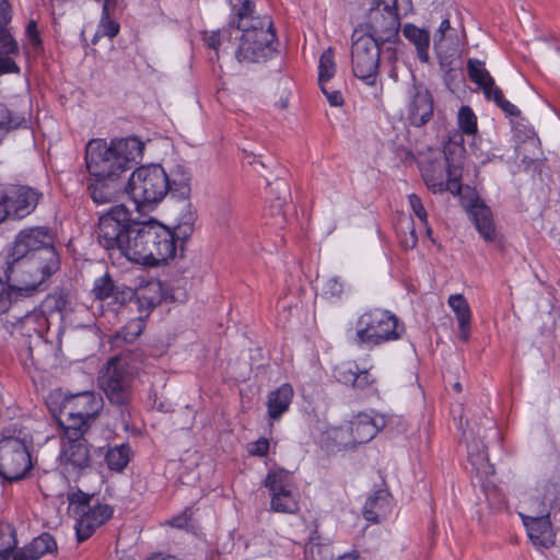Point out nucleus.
Segmentation results:
<instances>
[{
	"label": "nucleus",
	"mask_w": 560,
	"mask_h": 560,
	"mask_svg": "<svg viewBox=\"0 0 560 560\" xmlns=\"http://www.w3.org/2000/svg\"><path fill=\"white\" fill-rule=\"evenodd\" d=\"M96 238L110 258L125 257L149 267L175 258L171 229L153 219H131V213L124 205L114 206L100 217Z\"/></svg>",
	"instance_id": "nucleus-1"
},
{
	"label": "nucleus",
	"mask_w": 560,
	"mask_h": 560,
	"mask_svg": "<svg viewBox=\"0 0 560 560\" xmlns=\"http://www.w3.org/2000/svg\"><path fill=\"white\" fill-rule=\"evenodd\" d=\"M254 3L244 0L230 22L229 30L242 32L236 58L240 62H260L271 58L277 51V35L270 16H254Z\"/></svg>",
	"instance_id": "nucleus-2"
},
{
	"label": "nucleus",
	"mask_w": 560,
	"mask_h": 560,
	"mask_svg": "<svg viewBox=\"0 0 560 560\" xmlns=\"http://www.w3.org/2000/svg\"><path fill=\"white\" fill-rule=\"evenodd\" d=\"M144 143L137 137L92 139L85 148V164L90 176H125L142 158Z\"/></svg>",
	"instance_id": "nucleus-3"
},
{
	"label": "nucleus",
	"mask_w": 560,
	"mask_h": 560,
	"mask_svg": "<svg viewBox=\"0 0 560 560\" xmlns=\"http://www.w3.org/2000/svg\"><path fill=\"white\" fill-rule=\"evenodd\" d=\"M61 268V257L56 246L39 252L13 266L4 267V278L16 283L18 294L31 298L48 289L50 278Z\"/></svg>",
	"instance_id": "nucleus-4"
},
{
	"label": "nucleus",
	"mask_w": 560,
	"mask_h": 560,
	"mask_svg": "<svg viewBox=\"0 0 560 560\" xmlns=\"http://www.w3.org/2000/svg\"><path fill=\"white\" fill-rule=\"evenodd\" d=\"M98 384L121 423L128 427L132 413L133 375L127 363L118 357L112 358L102 371Z\"/></svg>",
	"instance_id": "nucleus-5"
},
{
	"label": "nucleus",
	"mask_w": 560,
	"mask_h": 560,
	"mask_svg": "<svg viewBox=\"0 0 560 560\" xmlns=\"http://www.w3.org/2000/svg\"><path fill=\"white\" fill-rule=\"evenodd\" d=\"M400 336L396 315L386 310L373 308L358 318L352 343L360 348H374L384 342L397 340Z\"/></svg>",
	"instance_id": "nucleus-6"
},
{
	"label": "nucleus",
	"mask_w": 560,
	"mask_h": 560,
	"mask_svg": "<svg viewBox=\"0 0 560 560\" xmlns=\"http://www.w3.org/2000/svg\"><path fill=\"white\" fill-rule=\"evenodd\" d=\"M165 180L166 171L161 165L140 166L127 180V194L137 207L155 205L167 195Z\"/></svg>",
	"instance_id": "nucleus-7"
},
{
	"label": "nucleus",
	"mask_w": 560,
	"mask_h": 560,
	"mask_svg": "<svg viewBox=\"0 0 560 560\" xmlns=\"http://www.w3.org/2000/svg\"><path fill=\"white\" fill-rule=\"evenodd\" d=\"M381 44L371 36L354 30L351 46V69L353 75L369 86L376 84L380 73Z\"/></svg>",
	"instance_id": "nucleus-8"
},
{
	"label": "nucleus",
	"mask_w": 560,
	"mask_h": 560,
	"mask_svg": "<svg viewBox=\"0 0 560 560\" xmlns=\"http://www.w3.org/2000/svg\"><path fill=\"white\" fill-rule=\"evenodd\" d=\"M30 445L24 439L0 436V476L10 482L21 480L32 468Z\"/></svg>",
	"instance_id": "nucleus-9"
},
{
	"label": "nucleus",
	"mask_w": 560,
	"mask_h": 560,
	"mask_svg": "<svg viewBox=\"0 0 560 560\" xmlns=\"http://www.w3.org/2000/svg\"><path fill=\"white\" fill-rule=\"evenodd\" d=\"M54 245L55 234L50 228L44 225L24 228L16 233L8 247L5 266H13L15 262L37 255Z\"/></svg>",
	"instance_id": "nucleus-10"
},
{
	"label": "nucleus",
	"mask_w": 560,
	"mask_h": 560,
	"mask_svg": "<svg viewBox=\"0 0 560 560\" xmlns=\"http://www.w3.org/2000/svg\"><path fill=\"white\" fill-rule=\"evenodd\" d=\"M43 192L26 185H10L0 191V222L4 219L22 220L33 213Z\"/></svg>",
	"instance_id": "nucleus-11"
},
{
	"label": "nucleus",
	"mask_w": 560,
	"mask_h": 560,
	"mask_svg": "<svg viewBox=\"0 0 560 560\" xmlns=\"http://www.w3.org/2000/svg\"><path fill=\"white\" fill-rule=\"evenodd\" d=\"M264 486L270 491L272 511L288 514L298 512L299 503L293 493V483L289 471L282 468L269 471Z\"/></svg>",
	"instance_id": "nucleus-12"
},
{
	"label": "nucleus",
	"mask_w": 560,
	"mask_h": 560,
	"mask_svg": "<svg viewBox=\"0 0 560 560\" xmlns=\"http://www.w3.org/2000/svg\"><path fill=\"white\" fill-rule=\"evenodd\" d=\"M407 119L413 127L425 126L434 114V98L430 90L412 75V83L408 89Z\"/></svg>",
	"instance_id": "nucleus-13"
},
{
	"label": "nucleus",
	"mask_w": 560,
	"mask_h": 560,
	"mask_svg": "<svg viewBox=\"0 0 560 560\" xmlns=\"http://www.w3.org/2000/svg\"><path fill=\"white\" fill-rule=\"evenodd\" d=\"M366 32L362 35L371 36L378 44H395L399 39L400 19L398 13L387 12L380 7H372L365 24Z\"/></svg>",
	"instance_id": "nucleus-14"
},
{
	"label": "nucleus",
	"mask_w": 560,
	"mask_h": 560,
	"mask_svg": "<svg viewBox=\"0 0 560 560\" xmlns=\"http://www.w3.org/2000/svg\"><path fill=\"white\" fill-rule=\"evenodd\" d=\"M11 19V7L8 0H0V77L20 73V67L13 59L20 54V48L9 27Z\"/></svg>",
	"instance_id": "nucleus-15"
},
{
	"label": "nucleus",
	"mask_w": 560,
	"mask_h": 560,
	"mask_svg": "<svg viewBox=\"0 0 560 560\" xmlns=\"http://www.w3.org/2000/svg\"><path fill=\"white\" fill-rule=\"evenodd\" d=\"M103 406L104 400L100 394L85 390L67 396L62 401L60 410L63 415L81 416L95 421Z\"/></svg>",
	"instance_id": "nucleus-16"
},
{
	"label": "nucleus",
	"mask_w": 560,
	"mask_h": 560,
	"mask_svg": "<svg viewBox=\"0 0 560 560\" xmlns=\"http://www.w3.org/2000/svg\"><path fill=\"white\" fill-rule=\"evenodd\" d=\"M113 513L110 505L95 500L77 520L74 528L78 541L89 539L98 527L112 518Z\"/></svg>",
	"instance_id": "nucleus-17"
},
{
	"label": "nucleus",
	"mask_w": 560,
	"mask_h": 560,
	"mask_svg": "<svg viewBox=\"0 0 560 560\" xmlns=\"http://www.w3.org/2000/svg\"><path fill=\"white\" fill-rule=\"evenodd\" d=\"M88 192L97 205L114 202L122 192H127L126 176H91Z\"/></svg>",
	"instance_id": "nucleus-18"
},
{
	"label": "nucleus",
	"mask_w": 560,
	"mask_h": 560,
	"mask_svg": "<svg viewBox=\"0 0 560 560\" xmlns=\"http://www.w3.org/2000/svg\"><path fill=\"white\" fill-rule=\"evenodd\" d=\"M50 326L49 319L36 311L27 313L18 323L15 330L22 337V342L27 347L28 355L33 358V347L38 346Z\"/></svg>",
	"instance_id": "nucleus-19"
},
{
	"label": "nucleus",
	"mask_w": 560,
	"mask_h": 560,
	"mask_svg": "<svg viewBox=\"0 0 560 560\" xmlns=\"http://www.w3.org/2000/svg\"><path fill=\"white\" fill-rule=\"evenodd\" d=\"M529 540L534 546L549 549L555 545L556 534L552 528L549 513L540 516L522 515Z\"/></svg>",
	"instance_id": "nucleus-20"
},
{
	"label": "nucleus",
	"mask_w": 560,
	"mask_h": 560,
	"mask_svg": "<svg viewBox=\"0 0 560 560\" xmlns=\"http://www.w3.org/2000/svg\"><path fill=\"white\" fill-rule=\"evenodd\" d=\"M385 425L383 416L360 413L350 422V434L353 442L363 444L370 442Z\"/></svg>",
	"instance_id": "nucleus-21"
},
{
	"label": "nucleus",
	"mask_w": 560,
	"mask_h": 560,
	"mask_svg": "<svg viewBox=\"0 0 560 560\" xmlns=\"http://www.w3.org/2000/svg\"><path fill=\"white\" fill-rule=\"evenodd\" d=\"M166 191L177 199H187L190 196L191 173L184 164H173L166 171Z\"/></svg>",
	"instance_id": "nucleus-22"
},
{
	"label": "nucleus",
	"mask_w": 560,
	"mask_h": 560,
	"mask_svg": "<svg viewBox=\"0 0 560 560\" xmlns=\"http://www.w3.org/2000/svg\"><path fill=\"white\" fill-rule=\"evenodd\" d=\"M444 159L446 162V173L453 184H456V179L462 178V171L464 166L466 149L463 144V137L456 135L451 138L443 149Z\"/></svg>",
	"instance_id": "nucleus-23"
},
{
	"label": "nucleus",
	"mask_w": 560,
	"mask_h": 560,
	"mask_svg": "<svg viewBox=\"0 0 560 560\" xmlns=\"http://www.w3.org/2000/svg\"><path fill=\"white\" fill-rule=\"evenodd\" d=\"M56 551L57 542L52 535L43 533L16 550V553L13 555V560H39L45 555Z\"/></svg>",
	"instance_id": "nucleus-24"
},
{
	"label": "nucleus",
	"mask_w": 560,
	"mask_h": 560,
	"mask_svg": "<svg viewBox=\"0 0 560 560\" xmlns=\"http://www.w3.org/2000/svg\"><path fill=\"white\" fill-rule=\"evenodd\" d=\"M71 299L70 293L65 288H55L52 292L48 293L40 302L38 314H43L50 320L52 316H58L60 322L63 319V314L70 308Z\"/></svg>",
	"instance_id": "nucleus-25"
},
{
	"label": "nucleus",
	"mask_w": 560,
	"mask_h": 560,
	"mask_svg": "<svg viewBox=\"0 0 560 560\" xmlns=\"http://www.w3.org/2000/svg\"><path fill=\"white\" fill-rule=\"evenodd\" d=\"M61 457L66 465L74 469H84L90 466L91 455L86 439L62 442Z\"/></svg>",
	"instance_id": "nucleus-26"
},
{
	"label": "nucleus",
	"mask_w": 560,
	"mask_h": 560,
	"mask_svg": "<svg viewBox=\"0 0 560 560\" xmlns=\"http://www.w3.org/2000/svg\"><path fill=\"white\" fill-rule=\"evenodd\" d=\"M422 177L427 187L434 194L450 190L452 194H460L462 185L460 179H456V184L450 179L444 180L443 168L441 164L430 163L422 168Z\"/></svg>",
	"instance_id": "nucleus-27"
},
{
	"label": "nucleus",
	"mask_w": 560,
	"mask_h": 560,
	"mask_svg": "<svg viewBox=\"0 0 560 560\" xmlns=\"http://www.w3.org/2000/svg\"><path fill=\"white\" fill-rule=\"evenodd\" d=\"M57 422L62 429V439L66 441H73L78 439H85L91 424L94 420L85 419L75 415H63L61 410L57 417Z\"/></svg>",
	"instance_id": "nucleus-28"
},
{
	"label": "nucleus",
	"mask_w": 560,
	"mask_h": 560,
	"mask_svg": "<svg viewBox=\"0 0 560 560\" xmlns=\"http://www.w3.org/2000/svg\"><path fill=\"white\" fill-rule=\"evenodd\" d=\"M196 213L191 211V206H185V212H183L177 225L171 230L173 236V245L175 247V256L179 252L180 257L185 248V243L191 236L195 230Z\"/></svg>",
	"instance_id": "nucleus-29"
},
{
	"label": "nucleus",
	"mask_w": 560,
	"mask_h": 560,
	"mask_svg": "<svg viewBox=\"0 0 560 560\" xmlns=\"http://www.w3.org/2000/svg\"><path fill=\"white\" fill-rule=\"evenodd\" d=\"M389 493L386 490H377L370 495L363 506L364 518L372 523H380L389 512Z\"/></svg>",
	"instance_id": "nucleus-30"
},
{
	"label": "nucleus",
	"mask_w": 560,
	"mask_h": 560,
	"mask_svg": "<svg viewBox=\"0 0 560 560\" xmlns=\"http://www.w3.org/2000/svg\"><path fill=\"white\" fill-rule=\"evenodd\" d=\"M470 214L480 236L486 242H494L497 240V232L490 208L483 203H475L470 209Z\"/></svg>",
	"instance_id": "nucleus-31"
},
{
	"label": "nucleus",
	"mask_w": 560,
	"mask_h": 560,
	"mask_svg": "<svg viewBox=\"0 0 560 560\" xmlns=\"http://www.w3.org/2000/svg\"><path fill=\"white\" fill-rule=\"evenodd\" d=\"M293 388L284 383L268 396V416L272 420L279 419L288 409L293 398Z\"/></svg>",
	"instance_id": "nucleus-32"
},
{
	"label": "nucleus",
	"mask_w": 560,
	"mask_h": 560,
	"mask_svg": "<svg viewBox=\"0 0 560 560\" xmlns=\"http://www.w3.org/2000/svg\"><path fill=\"white\" fill-rule=\"evenodd\" d=\"M467 72L470 81L483 91L487 100H490L494 90H498L499 88L495 86L493 78L485 68V62L478 59H468Z\"/></svg>",
	"instance_id": "nucleus-33"
},
{
	"label": "nucleus",
	"mask_w": 560,
	"mask_h": 560,
	"mask_svg": "<svg viewBox=\"0 0 560 560\" xmlns=\"http://www.w3.org/2000/svg\"><path fill=\"white\" fill-rule=\"evenodd\" d=\"M404 36L415 45L417 49L418 59L421 62H428L429 46H430V33L425 28H420L411 23H407L402 27Z\"/></svg>",
	"instance_id": "nucleus-34"
},
{
	"label": "nucleus",
	"mask_w": 560,
	"mask_h": 560,
	"mask_svg": "<svg viewBox=\"0 0 560 560\" xmlns=\"http://www.w3.org/2000/svg\"><path fill=\"white\" fill-rule=\"evenodd\" d=\"M271 191H275V202L270 205L269 212L275 217L273 224L282 228L285 222L284 206L290 198V188L283 180H276L273 184L269 183Z\"/></svg>",
	"instance_id": "nucleus-35"
},
{
	"label": "nucleus",
	"mask_w": 560,
	"mask_h": 560,
	"mask_svg": "<svg viewBox=\"0 0 560 560\" xmlns=\"http://www.w3.org/2000/svg\"><path fill=\"white\" fill-rule=\"evenodd\" d=\"M135 300L138 307L143 311H149L158 306L161 301V283L149 282L141 289L135 292Z\"/></svg>",
	"instance_id": "nucleus-36"
},
{
	"label": "nucleus",
	"mask_w": 560,
	"mask_h": 560,
	"mask_svg": "<svg viewBox=\"0 0 560 560\" xmlns=\"http://www.w3.org/2000/svg\"><path fill=\"white\" fill-rule=\"evenodd\" d=\"M131 448L128 443L109 447L105 462L110 470L121 472L130 462Z\"/></svg>",
	"instance_id": "nucleus-37"
},
{
	"label": "nucleus",
	"mask_w": 560,
	"mask_h": 560,
	"mask_svg": "<svg viewBox=\"0 0 560 560\" xmlns=\"http://www.w3.org/2000/svg\"><path fill=\"white\" fill-rule=\"evenodd\" d=\"M305 556L308 560H332V548L328 544H322L317 530H314L305 546Z\"/></svg>",
	"instance_id": "nucleus-38"
},
{
	"label": "nucleus",
	"mask_w": 560,
	"mask_h": 560,
	"mask_svg": "<svg viewBox=\"0 0 560 560\" xmlns=\"http://www.w3.org/2000/svg\"><path fill=\"white\" fill-rule=\"evenodd\" d=\"M25 122L24 116L10 110L4 104L0 103V138Z\"/></svg>",
	"instance_id": "nucleus-39"
},
{
	"label": "nucleus",
	"mask_w": 560,
	"mask_h": 560,
	"mask_svg": "<svg viewBox=\"0 0 560 560\" xmlns=\"http://www.w3.org/2000/svg\"><path fill=\"white\" fill-rule=\"evenodd\" d=\"M336 73L335 54L332 48H327L319 57L318 83L328 82Z\"/></svg>",
	"instance_id": "nucleus-40"
},
{
	"label": "nucleus",
	"mask_w": 560,
	"mask_h": 560,
	"mask_svg": "<svg viewBox=\"0 0 560 560\" xmlns=\"http://www.w3.org/2000/svg\"><path fill=\"white\" fill-rule=\"evenodd\" d=\"M24 299L18 294L16 283L9 282L7 279L3 280L0 277V315L7 313L14 301Z\"/></svg>",
	"instance_id": "nucleus-41"
},
{
	"label": "nucleus",
	"mask_w": 560,
	"mask_h": 560,
	"mask_svg": "<svg viewBox=\"0 0 560 560\" xmlns=\"http://www.w3.org/2000/svg\"><path fill=\"white\" fill-rule=\"evenodd\" d=\"M143 328L144 324L140 319L130 320L116 332L114 343L118 345L120 341L125 343H132L142 334Z\"/></svg>",
	"instance_id": "nucleus-42"
},
{
	"label": "nucleus",
	"mask_w": 560,
	"mask_h": 560,
	"mask_svg": "<svg viewBox=\"0 0 560 560\" xmlns=\"http://www.w3.org/2000/svg\"><path fill=\"white\" fill-rule=\"evenodd\" d=\"M67 500L74 514L80 516L94 501V495L83 492L80 489L67 493Z\"/></svg>",
	"instance_id": "nucleus-43"
},
{
	"label": "nucleus",
	"mask_w": 560,
	"mask_h": 560,
	"mask_svg": "<svg viewBox=\"0 0 560 560\" xmlns=\"http://www.w3.org/2000/svg\"><path fill=\"white\" fill-rule=\"evenodd\" d=\"M456 30L450 24L448 18L442 20L436 33L434 34L433 43L434 49L440 55L444 50V43L456 38Z\"/></svg>",
	"instance_id": "nucleus-44"
},
{
	"label": "nucleus",
	"mask_w": 560,
	"mask_h": 560,
	"mask_svg": "<svg viewBox=\"0 0 560 560\" xmlns=\"http://www.w3.org/2000/svg\"><path fill=\"white\" fill-rule=\"evenodd\" d=\"M448 305L455 313L457 322H470V307L463 294H452L448 298Z\"/></svg>",
	"instance_id": "nucleus-45"
},
{
	"label": "nucleus",
	"mask_w": 560,
	"mask_h": 560,
	"mask_svg": "<svg viewBox=\"0 0 560 560\" xmlns=\"http://www.w3.org/2000/svg\"><path fill=\"white\" fill-rule=\"evenodd\" d=\"M115 285H116V283L110 278V276L108 273H105L104 276L97 278L94 281L92 292H93L95 299H97L100 301H104V300L110 299V296L115 290Z\"/></svg>",
	"instance_id": "nucleus-46"
},
{
	"label": "nucleus",
	"mask_w": 560,
	"mask_h": 560,
	"mask_svg": "<svg viewBox=\"0 0 560 560\" xmlns=\"http://www.w3.org/2000/svg\"><path fill=\"white\" fill-rule=\"evenodd\" d=\"M457 119L463 133L470 136L477 132V117L469 106L460 107Z\"/></svg>",
	"instance_id": "nucleus-47"
},
{
	"label": "nucleus",
	"mask_w": 560,
	"mask_h": 560,
	"mask_svg": "<svg viewBox=\"0 0 560 560\" xmlns=\"http://www.w3.org/2000/svg\"><path fill=\"white\" fill-rule=\"evenodd\" d=\"M468 458L478 472L486 476L492 475L494 472L493 466L489 463L487 452L482 451L474 454L471 451H468Z\"/></svg>",
	"instance_id": "nucleus-48"
},
{
	"label": "nucleus",
	"mask_w": 560,
	"mask_h": 560,
	"mask_svg": "<svg viewBox=\"0 0 560 560\" xmlns=\"http://www.w3.org/2000/svg\"><path fill=\"white\" fill-rule=\"evenodd\" d=\"M358 368L359 366L355 362L342 363L336 368L335 376L340 383L352 386L355 382V373Z\"/></svg>",
	"instance_id": "nucleus-49"
},
{
	"label": "nucleus",
	"mask_w": 560,
	"mask_h": 560,
	"mask_svg": "<svg viewBox=\"0 0 560 560\" xmlns=\"http://www.w3.org/2000/svg\"><path fill=\"white\" fill-rule=\"evenodd\" d=\"M0 540H1V547L2 548H11L10 552H12L13 555H15L16 550H19L21 548V547H19L16 529L14 526H12L10 524L0 528Z\"/></svg>",
	"instance_id": "nucleus-50"
},
{
	"label": "nucleus",
	"mask_w": 560,
	"mask_h": 560,
	"mask_svg": "<svg viewBox=\"0 0 560 560\" xmlns=\"http://www.w3.org/2000/svg\"><path fill=\"white\" fill-rule=\"evenodd\" d=\"M408 201L412 212L427 226V233L430 235L432 230L430 226H428V213L423 207L420 197L416 194H410L408 196Z\"/></svg>",
	"instance_id": "nucleus-51"
},
{
	"label": "nucleus",
	"mask_w": 560,
	"mask_h": 560,
	"mask_svg": "<svg viewBox=\"0 0 560 560\" xmlns=\"http://www.w3.org/2000/svg\"><path fill=\"white\" fill-rule=\"evenodd\" d=\"M490 100H492L505 113L506 116L518 117L521 115V110L514 104L504 98L500 88L494 90Z\"/></svg>",
	"instance_id": "nucleus-52"
},
{
	"label": "nucleus",
	"mask_w": 560,
	"mask_h": 560,
	"mask_svg": "<svg viewBox=\"0 0 560 560\" xmlns=\"http://www.w3.org/2000/svg\"><path fill=\"white\" fill-rule=\"evenodd\" d=\"M135 290L127 285H115V290L112 294L113 302L119 305H124L135 300Z\"/></svg>",
	"instance_id": "nucleus-53"
},
{
	"label": "nucleus",
	"mask_w": 560,
	"mask_h": 560,
	"mask_svg": "<svg viewBox=\"0 0 560 560\" xmlns=\"http://www.w3.org/2000/svg\"><path fill=\"white\" fill-rule=\"evenodd\" d=\"M100 28V32H102L103 35L113 38L119 32V24L109 19V13H107V15H104V13H102Z\"/></svg>",
	"instance_id": "nucleus-54"
},
{
	"label": "nucleus",
	"mask_w": 560,
	"mask_h": 560,
	"mask_svg": "<svg viewBox=\"0 0 560 560\" xmlns=\"http://www.w3.org/2000/svg\"><path fill=\"white\" fill-rule=\"evenodd\" d=\"M343 293V283L338 277L329 278L324 287V294L331 298H341Z\"/></svg>",
	"instance_id": "nucleus-55"
},
{
	"label": "nucleus",
	"mask_w": 560,
	"mask_h": 560,
	"mask_svg": "<svg viewBox=\"0 0 560 560\" xmlns=\"http://www.w3.org/2000/svg\"><path fill=\"white\" fill-rule=\"evenodd\" d=\"M374 382L375 378L371 375L369 370H360L358 368L355 373V382L352 386L358 389H365L370 387Z\"/></svg>",
	"instance_id": "nucleus-56"
},
{
	"label": "nucleus",
	"mask_w": 560,
	"mask_h": 560,
	"mask_svg": "<svg viewBox=\"0 0 560 560\" xmlns=\"http://www.w3.org/2000/svg\"><path fill=\"white\" fill-rule=\"evenodd\" d=\"M248 453L253 456H266L269 451V441L266 438H260L257 441L248 444Z\"/></svg>",
	"instance_id": "nucleus-57"
},
{
	"label": "nucleus",
	"mask_w": 560,
	"mask_h": 560,
	"mask_svg": "<svg viewBox=\"0 0 560 560\" xmlns=\"http://www.w3.org/2000/svg\"><path fill=\"white\" fill-rule=\"evenodd\" d=\"M327 83L328 82H323V84H319L322 92L331 106H341L343 104L341 92L339 90H329Z\"/></svg>",
	"instance_id": "nucleus-58"
},
{
	"label": "nucleus",
	"mask_w": 560,
	"mask_h": 560,
	"mask_svg": "<svg viewBox=\"0 0 560 560\" xmlns=\"http://www.w3.org/2000/svg\"><path fill=\"white\" fill-rule=\"evenodd\" d=\"M229 30L218 31L211 33L207 38L206 43L208 47L217 50L221 44V40L225 38V35L228 34Z\"/></svg>",
	"instance_id": "nucleus-59"
},
{
	"label": "nucleus",
	"mask_w": 560,
	"mask_h": 560,
	"mask_svg": "<svg viewBox=\"0 0 560 560\" xmlns=\"http://www.w3.org/2000/svg\"><path fill=\"white\" fill-rule=\"evenodd\" d=\"M26 34L35 47L39 46L42 44V40L39 38V33L37 31V24L35 21L32 20L27 23Z\"/></svg>",
	"instance_id": "nucleus-60"
},
{
	"label": "nucleus",
	"mask_w": 560,
	"mask_h": 560,
	"mask_svg": "<svg viewBox=\"0 0 560 560\" xmlns=\"http://www.w3.org/2000/svg\"><path fill=\"white\" fill-rule=\"evenodd\" d=\"M387 12L398 13L397 0H375V5Z\"/></svg>",
	"instance_id": "nucleus-61"
},
{
	"label": "nucleus",
	"mask_w": 560,
	"mask_h": 560,
	"mask_svg": "<svg viewBox=\"0 0 560 560\" xmlns=\"http://www.w3.org/2000/svg\"><path fill=\"white\" fill-rule=\"evenodd\" d=\"M458 327H459V338L464 341V342H467L468 339H469V335H470V322H458Z\"/></svg>",
	"instance_id": "nucleus-62"
},
{
	"label": "nucleus",
	"mask_w": 560,
	"mask_h": 560,
	"mask_svg": "<svg viewBox=\"0 0 560 560\" xmlns=\"http://www.w3.org/2000/svg\"><path fill=\"white\" fill-rule=\"evenodd\" d=\"M115 5L116 0H103L102 13H104V15H107V13H109L110 8H114Z\"/></svg>",
	"instance_id": "nucleus-63"
},
{
	"label": "nucleus",
	"mask_w": 560,
	"mask_h": 560,
	"mask_svg": "<svg viewBox=\"0 0 560 560\" xmlns=\"http://www.w3.org/2000/svg\"><path fill=\"white\" fill-rule=\"evenodd\" d=\"M11 548H0V560H9L10 558L13 559V553L10 552Z\"/></svg>",
	"instance_id": "nucleus-64"
}]
</instances>
